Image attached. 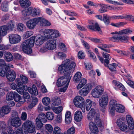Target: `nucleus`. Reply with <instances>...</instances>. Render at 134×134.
I'll list each match as a JSON object with an SVG mask.
<instances>
[{
	"mask_svg": "<svg viewBox=\"0 0 134 134\" xmlns=\"http://www.w3.org/2000/svg\"><path fill=\"white\" fill-rule=\"evenodd\" d=\"M76 66L75 62L69 59H66L62 62L58 68V71L64 75L58 79L57 84H69L72 77L71 73L74 70Z\"/></svg>",
	"mask_w": 134,
	"mask_h": 134,
	"instance_id": "nucleus-1",
	"label": "nucleus"
},
{
	"mask_svg": "<svg viewBox=\"0 0 134 134\" xmlns=\"http://www.w3.org/2000/svg\"><path fill=\"white\" fill-rule=\"evenodd\" d=\"M44 37L41 35H38L33 36L24 41L22 44L23 51L27 54H30L32 52L31 47L33 46L34 42L37 45H40L44 42Z\"/></svg>",
	"mask_w": 134,
	"mask_h": 134,
	"instance_id": "nucleus-2",
	"label": "nucleus"
},
{
	"mask_svg": "<svg viewBox=\"0 0 134 134\" xmlns=\"http://www.w3.org/2000/svg\"><path fill=\"white\" fill-rule=\"evenodd\" d=\"M132 32V30L130 29H123L119 31H115L112 32L111 34L114 35L113 37L110 38L112 41L114 42H125L128 41L129 37L126 35L120 36L124 34H131Z\"/></svg>",
	"mask_w": 134,
	"mask_h": 134,
	"instance_id": "nucleus-3",
	"label": "nucleus"
},
{
	"mask_svg": "<svg viewBox=\"0 0 134 134\" xmlns=\"http://www.w3.org/2000/svg\"><path fill=\"white\" fill-rule=\"evenodd\" d=\"M44 37L47 39H56L59 37L61 34L57 30L53 29H47L43 32Z\"/></svg>",
	"mask_w": 134,
	"mask_h": 134,
	"instance_id": "nucleus-4",
	"label": "nucleus"
},
{
	"mask_svg": "<svg viewBox=\"0 0 134 134\" xmlns=\"http://www.w3.org/2000/svg\"><path fill=\"white\" fill-rule=\"evenodd\" d=\"M99 114L96 113L94 110L92 108L87 115V118L89 120L94 121L98 126H102L103 123L99 118Z\"/></svg>",
	"mask_w": 134,
	"mask_h": 134,
	"instance_id": "nucleus-5",
	"label": "nucleus"
},
{
	"mask_svg": "<svg viewBox=\"0 0 134 134\" xmlns=\"http://www.w3.org/2000/svg\"><path fill=\"white\" fill-rule=\"evenodd\" d=\"M57 47V39H50L45 43V46L42 47L40 51L42 53H44L47 50H52L55 49Z\"/></svg>",
	"mask_w": 134,
	"mask_h": 134,
	"instance_id": "nucleus-6",
	"label": "nucleus"
},
{
	"mask_svg": "<svg viewBox=\"0 0 134 134\" xmlns=\"http://www.w3.org/2000/svg\"><path fill=\"white\" fill-rule=\"evenodd\" d=\"M22 128L24 134H27L28 133H32L35 130V126L32 122L27 120L25 121L22 124Z\"/></svg>",
	"mask_w": 134,
	"mask_h": 134,
	"instance_id": "nucleus-7",
	"label": "nucleus"
},
{
	"mask_svg": "<svg viewBox=\"0 0 134 134\" xmlns=\"http://www.w3.org/2000/svg\"><path fill=\"white\" fill-rule=\"evenodd\" d=\"M10 122L11 125L15 127H18L21 125V120L19 117L16 111H14L12 112Z\"/></svg>",
	"mask_w": 134,
	"mask_h": 134,
	"instance_id": "nucleus-8",
	"label": "nucleus"
},
{
	"mask_svg": "<svg viewBox=\"0 0 134 134\" xmlns=\"http://www.w3.org/2000/svg\"><path fill=\"white\" fill-rule=\"evenodd\" d=\"M83 86L84 87L80 91V92L81 96H84L88 94L92 88L93 86L92 84H78L77 88L79 90Z\"/></svg>",
	"mask_w": 134,
	"mask_h": 134,
	"instance_id": "nucleus-9",
	"label": "nucleus"
},
{
	"mask_svg": "<svg viewBox=\"0 0 134 134\" xmlns=\"http://www.w3.org/2000/svg\"><path fill=\"white\" fill-rule=\"evenodd\" d=\"M104 91V86L101 85H99L92 90L91 94L94 98H99L103 94Z\"/></svg>",
	"mask_w": 134,
	"mask_h": 134,
	"instance_id": "nucleus-10",
	"label": "nucleus"
},
{
	"mask_svg": "<svg viewBox=\"0 0 134 134\" xmlns=\"http://www.w3.org/2000/svg\"><path fill=\"white\" fill-rule=\"evenodd\" d=\"M11 88L13 90H16V91L20 94H22L24 90L26 91L27 86L25 84H11Z\"/></svg>",
	"mask_w": 134,
	"mask_h": 134,
	"instance_id": "nucleus-11",
	"label": "nucleus"
},
{
	"mask_svg": "<svg viewBox=\"0 0 134 134\" xmlns=\"http://www.w3.org/2000/svg\"><path fill=\"white\" fill-rule=\"evenodd\" d=\"M9 37L10 42L12 44L17 43L21 40L20 36L17 34H10Z\"/></svg>",
	"mask_w": 134,
	"mask_h": 134,
	"instance_id": "nucleus-12",
	"label": "nucleus"
},
{
	"mask_svg": "<svg viewBox=\"0 0 134 134\" xmlns=\"http://www.w3.org/2000/svg\"><path fill=\"white\" fill-rule=\"evenodd\" d=\"M108 95L106 93H104L99 99V102L100 105L105 109L108 104Z\"/></svg>",
	"mask_w": 134,
	"mask_h": 134,
	"instance_id": "nucleus-13",
	"label": "nucleus"
},
{
	"mask_svg": "<svg viewBox=\"0 0 134 134\" xmlns=\"http://www.w3.org/2000/svg\"><path fill=\"white\" fill-rule=\"evenodd\" d=\"M74 104L77 107L83 106L85 104L84 99L80 96L75 97L74 99Z\"/></svg>",
	"mask_w": 134,
	"mask_h": 134,
	"instance_id": "nucleus-14",
	"label": "nucleus"
},
{
	"mask_svg": "<svg viewBox=\"0 0 134 134\" xmlns=\"http://www.w3.org/2000/svg\"><path fill=\"white\" fill-rule=\"evenodd\" d=\"M38 23L37 17L31 19L26 23L27 27L30 29H34Z\"/></svg>",
	"mask_w": 134,
	"mask_h": 134,
	"instance_id": "nucleus-15",
	"label": "nucleus"
},
{
	"mask_svg": "<svg viewBox=\"0 0 134 134\" xmlns=\"http://www.w3.org/2000/svg\"><path fill=\"white\" fill-rule=\"evenodd\" d=\"M38 23H40L41 26L43 27H47L51 26V22L43 17H37Z\"/></svg>",
	"mask_w": 134,
	"mask_h": 134,
	"instance_id": "nucleus-16",
	"label": "nucleus"
},
{
	"mask_svg": "<svg viewBox=\"0 0 134 134\" xmlns=\"http://www.w3.org/2000/svg\"><path fill=\"white\" fill-rule=\"evenodd\" d=\"M90 25L87 26L88 28L93 31H96L98 32L100 34H102L101 29L97 23H96L94 26V23L93 21L90 22Z\"/></svg>",
	"mask_w": 134,
	"mask_h": 134,
	"instance_id": "nucleus-17",
	"label": "nucleus"
},
{
	"mask_svg": "<svg viewBox=\"0 0 134 134\" xmlns=\"http://www.w3.org/2000/svg\"><path fill=\"white\" fill-rule=\"evenodd\" d=\"M89 129L91 132L94 133H97L99 132L98 129L96 125L92 122L89 124Z\"/></svg>",
	"mask_w": 134,
	"mask_h": 134,
	"instance_id": "nucleus-18",
	"label": "nucleus"
},
{
	"mask_svg": "<svg viewBox=\"0 0 134 134\" xmlns=\"http://www.w3.org/2000/svg\"><path fill=\"white\" fill-rule=\"evenodd\" d=\"M72 117L71 112L69 111H66L65 114V122L67 124H69L71 122Z\"/></svg>",
	"mask_w": 134,
	"mask_h": 134,
	"instance_id": "nucleus-19",
	"label": "nucleus"
},
{
	"mask_svg": "<svg viewBox=\"0 0 134 134\" xmlns=\"http://www.w3.org/2000/svg\"><path fill=\"white\" fill-rule=\"evenodd\" d=\"M7 131L9 134H24V132L22 129L18 128L15 130V133L11 127L8 128Z\"/></svg>",
	"mask_w": 134,
	"mask_h": 134,
	"instance_id": "nucleus-20",
	"label": "nucleus"
},
{
	"mask_svg": "<svg viewBox=\"0 0 134 134\" xmlns=\"http://www.w3.org/2000/svg\"><path fill=\"white\" fill-rule=\"evenodd\" d=\"M117 104L116 100H112L110 102L109 111L111 115H113L114 114V109Z\"/></svg>",
	"mask_w": 134,
	"mask_h": 134,
	"instance_id": "nucleus-21",
	"label": "nucleus"
},
{
	"mask_svg": "<svg viewBox=\"0 0 134 134\" xmlns=\"http://www.w3.org/2000/svg\"><path fill=\"white\" fill-rule=\"evenodd\" d=\"M6 75L7 77L8 80L10 81H13L16 77V74L14 71H9Z\"/></svg>",
	"mask_w": 134,
	"mask_h": 134,
	"instance_id": "nucleus-22",
	"label": "nucleus"
},
{
	"mask_svg": "<svg viewBox=\"0 0 134 134\" xmlns=\"http://www.w3.org/2000/svg\"><path fill=\"white\" fill-rule=\"evenodd\" d=\"M27 89L29 92L32 95L37 96L38 95V92L37 90V88L36 86L34 85L32 88H31L27 86Z\"/></svg>",
	"mask_w": 134,
	"mask_h": 134,
	"instance_id": "nucleus-23",
	"label": "nucleus"
},
{
	"mask_svg": "<svg viewBox=\"0 0 134 134\" xmlns=\"http://www.w3.org/2000/svg\"><path fill=\"white\" fill-rule=\"evenodd\" d=\"M29 10L30 12V15L33 16L38 15L40 12V9L38 8L30 7L29 8Z\"/></svg>",
	"mask_w": 134,
	"mask_h": 134,
	"instance_id": "nucleus-24",
	"label": "nucleus"
},
{
	"mask_svg": "<svg viewBox=\"0 0 134 134\" xmlns=\"http://www.w3.org/2000/svg\"><path fill=\"white\" fill-rule=\"evenodd\" d=\"M19 3L21 6L23 8H28L31 4L29 0H20Z\"/></svg>",
	"mask_w": 134,
	"mask_h": 134,
	"instance_id": "nucleus-25",
	"label": "nucleus"
},
{
	"mask_svg": "<svg viewBox=\"0 0 134 134\" xmlns=\"http://www.w3.org/2000/svg\"><path fill=\"white\" fill-rule=\"evenodd\" d=\"M15 94L14 97V100L15 102H18V104H23L24 103L25 100V99L21 97L18 94Z\"/></svg>",
	"mask_w": 134,
	"mask_h": 134,
	"instance_id": "nucleus-26",
	"label": "nucleus"
},
{
	"mask_svg": "<svg viewBox=\"0 0 134 134\" xmlns=\"http://www.w3.org/2000/svg\"><path fill=\"white\" fill-rule=\"evenodd\" d=\"M75 120L77 122L81 121L83 118V116L81 111L77 110L75 113L74 115Z\"/></svg>",
	"mask_w": 134,
	"mask_h": 134,
	"instance_id": "nucleus-27",
	"label": "nucleus"
},
{
	"mask_svg": "<svg viewBox=\"0 0 134 134\" xmlns=\"http://www.w3.org/2000/svg\"><path fill=\"white\" fill-rule=\"evenodd\" d=\"M22 15L21 19L23 20H25L27 19V16L30 15V12L29 10V8L27 9H25L22 11Z\"/></svg>",
	"mask_w": 134,
	"mask_h": 134,
	"instance_id": "nucleus-28",
	"label": "nucleus"
},
{
	"mask_svg": "<svg viewBox=\"0 0 134 134\" xmlns=\"http://www.w3.org/2000/svg\"><path fill=\"white\" fill-rule=\"evenodd\" d=\"M38 101V99L36 97H32L31 103L28 106V108L29 109H32L37 104Z\"/></svg>",
	"mask_w": 134,
	"mask_h": 134,
	"instance_id": "nucleus-29",
	"label": "nucleus"
},
{
	"mask_svg": "<svg viewBox=\"0 0 134 134\" xmlns=\"http://www.w3.org/2000/svg\"><path fill=\"white\" fill-rule=\"evenodd\" d=\"M114 112L115 110L118 112L122 113L125 111V107L124 106L120 104H118L116 105L114 109Z\"/></svg>",
	"mask_w": 134,
	"mask_h": 134,
	"instance_id": "nucleus-30",
	"label": "nucleus"
},
{
	"mask_svg": "<svg viewBox=\"0 0 134 134\" xmlns=\"http://www.w3.org/2000/svg\"><path fill=\"white\" fill-rule=\"evenodd\" d=\"M6 25H3L0 27V36H4L7 34L8 31Z\"/></svg>",
	"mask_w": 134,
	"mask_h": 134,
	"instance_id": "nucleus-31",
	"label": "nucleus"
},
{
	"mask_svg": "<svg viewBox=\"0 0 134 134\" xmlns=\"http://www.w3.org/2000/svg\"><path fill=\"white\" fill-rule=\"evenodd\" d=\"M126 119L127 122L129 127L134 125V121L133 119L131 116L128 115L126 116Z\"/></svg>",
	"mask_w": 134,
	"mask_h": 134,
	"instance_id": "nucleus-32",
	"label": "nucleus"
},
{
	"mask_svg": "<svg viewBox=\"0 0 134 134\" xmlns=\"http://www.w3.org/2000/svg\"><path fill=\"white\" fill-rule=\"evenodd\" d=\"M1 109L4 116L9 113L11 110V108L9 106H3Z\"/></svg>",
	"mask_w": 134,
	"mask_h": 134,
	"instance_id": "nucleus-33",
	"label": "nucleus"
},
{
	"mask_svg": "<svg viewBox=\"0 0 134 134\" xmlns=\"http://www.w3.org/2000/svg\"><path fill=\"white\" fill-rule=\"evenodd\" d=\"M61 103L60 99L58 97H55L52 100V105L53 106H58Z\"/></svg>",
	"mask_w": 134,
	"mask_h": 134,
	"instance_id": "nucleus-34",
	"label": "nucleus"
},
{
	"mask_svg": "<svg viewBox=\"0 0 134 134\" xmlns=\"http://www.w3.org/2000/svg\"><path fill=\"white\" fill-rule=\"evenodd\" d=\"M110 16L106 14L103 15V20L104 24L106 25H109L110 23Z\"/></svg>",
	"mask_w": 134,
	"mask_h": 134,
	"instance_id": "nucleus-35",
	"label": "nucleus"
},
{
	"mask_svg": "<svg viewBox=\"0 0 134 134\" xmlns=\"http://www.w3.org/2000/svg\"><path fill=\"white\" fill-rule=\"evenodd\" d=\"M5 59L7 61L10 62L13 59L12 54L9 52H6L4 54Z\"/></svg>",
	"mask_w": 134,
	"mask_h": 134,
	"instance_id": "nucleus-36",
	"label": "nucleus"
},
{
	"mask_svg": "<svg viewBox=\"0 0 134 134\" xmlns=\"http://www.w3.org/2000/svg\"><path fill=\"white\" fill-rule=\"evenodd\" d=\"M82 74L79 72H77L75 75L74 78V81L75 83H78L81 78Z\"/></svg>",
	"mask_w": 134,
	"mask_h": 134,
	"instance_id": "nucleus-37",
	"label": "nucleus"
},
{
	"mask_svg": "<svg viewBox=\"0 0 134 134\" xmlns=\"http://www.w3.org/2000/svg\"><path fill=\"white\" fill-rule=\"evenodd\" d=\"M1 8L4 12H7L9 10V7L8 3L5 1L1 4Z\"/></svg>",
	"mask_w": 134,
	"mask_h": 134,
	"instance_id": "nucleus-38",
	"label": "nucleus"
},
{
	"mask_svg": "<svg viewBox=\"0 0 134 134\" xmlns=\"http://www.w3.org/2000/svg\"><path fill=\"white\" fill-rule=\"evenodd\" d=\"M7 67V68L2 67L0 68V75L2 77H4L7 74L8 72V70Z\"/></svg>",
	"mask_w": 134,
	"mask_h": 134,
	"instance_id": "nucleus-39",
	"label": "nucleus"
},
{
	"mask_svg": "<svg viewBox=\"0 0 134 134\" xmlns=\"http://www.w3.org/2000/svg\"><path fill=\"white\" fill-rule=\"evenodd\" d=\"M15 93L12 92H8L6 97V99L7 100L9 101L13 100L15 95Z\"/></svg>",
	"mask_w": 134,
	"mask_h": 134,
	"instance_id": "nucleus-40",
	"label": "nucleus"
},
{
	"mask_svg": "<svg viewBox=\"0 0 134 134\" xmlns=\"http://www.w3.org/2000/svg\"><path fill=\"white\" fill-rule=\"evenodd\" d=\"M6 26L8 30H12L15 27L14 23L12 21L9 22Z\"/></svg>",
	"mask_w": 134,
	"mask_h": 134,
	"instance_id": "nucleus-41",
	"label": "nucleus"
},
{
	"mask_svg": "<svg viewBox=\"0 0 134 134\" xmlns=\"http://www.w3.org/2000/svg\"><path fill=\"white\" fill-rule=\"evenodd\" d=\"M93 104L91 100L87 99L86 102V109L87 111L89 110Z\"/></svg>",
	"mask_w": 134,
	"mask_h": 134,
	"instance_id": "nucleus-42",
	"label": "nucleus"
},
{
	"mask_svg": "<svg viewBox=\"0 0 134 134\" xmlns=\"http://www.w3.org/2000/svg\"><path fill=\"white\" fill-rule=\"evenodd\" d=\"M38 119L40 121L43 122H46L47 121L46 115L44 113H42L38 115Z\"/></svg>",
	"mask_w": 134,
	"mask_h": 134,
	"instance_id": "nucleus-43",
	"label": "nucleus"
},
{
	"mask_svg": "<svg viewBox=\"0 0 134 134\" xmlns=\"http://www.w3.org/2000/svg\"><path fill=\"white\" fill-rule=\"evenodd\" d=\"M53 111L55 113L58 114L61 112L63 109V108L62 106H59L56 107H52Z\"/></svg>",
	"mask_w": 134,
	"mask_h": 134,
	"instance_id": "nucleus-44",
	"label": "nucleus"
},
{
	"mask_svg": "<svg viewBox=\"0 0 134 134\" xmlns=\"http://www.w3.org/2000/svg\"><path fill=\"white\" fill-rule=\"evenodd\" d=\"M39 120L38 118H36V126L38 129H40L42 127L43 124Z\"/></svg>",
	"mask_w": 134,
	"mask_h": 134,
	"instance_id": "nucleus-45",
	"label": "nucleus"
},
{
	"mask_svg": "<svg viewBox=\"0 0 134 134\" xmlns=\"http://www.w3.org/2000/svg\"><path fill=\"white\" fill-rule=\"evenodd\" d=\"M114 88L117 90L119 89L122 91H124L125 90V88L123 84H115Z\"/></svg>",
	"mask_w": 134,
	"mask_h": 134,
	"instance_id": "nucleus-46",
	"label": "nucleus"
},
{
	"mask_svg": "<svg viewBox=\"0 0 134 134\" xmlns=\"http://www.w3.org/2000/svg\"><path fill=\"white\" fill-rule=\"evenodd\" d=\"M46 117L47 119L49 120H52L54 118V114L52 112H48L46 114Z\"/></svg>",
	"mask_w": 134,
	"mask_h": 134,
	"instance_id": "nucleus-47",
	"label": "nucleus"
},
{
	"mask_svg": "<svg viewBox=\"0 0 134 134\" xmlns=\"http://www.w3.org/2000/svg\"><path fill=\"white\" fill-rule=\"evenodd\" d=\"M18 30L20 32H23L25 30L26 27L23 24L21 23H19L17 25Z\"/></svg>",
	"mask_w": 134,
	"mask_h": 134,
	"instance_id": "nucleus-48",
	"label": "nucleus"
},
{
	"mask_svg": "<svg viewBox=\"0 0 134 134\" xmlns=\"http://www.w3.org/2000/svg\"><path fill=\"white\" fill-rule=\"evenodd\" d=\"M63 12L66 15L69 16H75L77 15V14L73 11L64 10Z\"/></svg>",
	"mask_w": 134,
	"mask_h": 134,
	"instance_id": "nucleus-49",
	"label": "nucleus"
},
{
	"mask_svg": "<svg viewBox=\"0 0 134 134\" xmlns=\"http://www.w3.org/2000/svg\"><path fill=\"white\" fill-rule=\"evenodd\" d=\"M42 103L44 105L47 106L49 105L50 103V98L47 97H44L42 99Z\"/></svg>",
	"mask_w": 134,
	"mask_h": 134,
	"instance_id": "nucleus-50",
	"label": "nucleus"
},
{
	"mask_svg": "<svg viewBox=\"0 0 134 134\" xmlns=\"http://www.w3.org/2000/svg\"><path fill=\"white\" fill-rule=\"evenodd\" d=\"M119 127L121 130L125 132H127L129 131L128 127L125 124L120 126Z\"/></svg>",
	"mask_w": 134,
	"mask_h": 134,
	"instance_id": "nucleus-51",
	"label": "nucleus"
},
{
	"mask_svg": "<svg viewBox=\"0 0 134 134\" xmlns=\"http://www.w3.org/2000/svg\"><path fill=\"white\" fill-rule=\"evenodd\" d=\"M61 129L59 127L55 126L54 128L53 134H64V133L63 134L61 132Z\"/></svg>",
	"mask_w": 134,
	"mask_h": 134,
	"instance_id": "nucleus-52",
	"label": "nucleus"
},
{
	"mask_svg": "<svg viewBox=\"0 0 134 134\" xmlns=\"http://www.w3.org/2000/svg\"><path fill=\"white\" fill-rule=\"evenodd\" d=\"M55 53L57 57L60 59H63L66 57V54L63 52H56Z\"/></svg>",
	"mask_w": 134,
	"mask_h": 134,
	"instance_id": "nucleus-53",
	"label": "nucleus"
},
{
	"mask_svg": "<svg viewBox=\"0 0 134 134\" xmlns=\"http://www.w3.org/2000/svg\"><path fill=\"white\" fill-rule=\"evenodd\" d=\"M117 67V65L115 63H113L112 64H109L108 67L109 69L112 71H116V68Z\"/></svg>",
	"mask_w": 134,
	"mask_h": 134,
	"instance_id": "nucleus-54",
	"label": "nucleus"
},
{
	"mask_svg": "<svg viewBox=\"0 0 134 134\" xmlns=\"http://www.w3.org/2000/svg\"><path fill=\"white\" fill-rule=\"evenodd\" d=\"M68 84H63L59 88V91L61 92H65L67 90Z\"/></svg>",
	"mask_w": 134,
	"mask_h": 134,
	"instance_id": "nucleus-55",
	"label": "nucleus"
},
{
	"mask_svg": "<svg viewBox=\"0 0 134 134\" xmlns=\"http://www.w3.org/2000/svg\"><path fill=\"white\" fill-rule=\"evenodd\" d=\"M75 132V129L72 127L69 129L66 132H64V134H74Z\"/></svg>",
	"mask_w": 134,
	"mask_h": 134,
	"instance_id": "nucleus-56",
	"label": "nucleus"
},
{
	"mask_svg": "<svg viewBox=\"0 0 134 134\" xmlns=\"http://www.w3.org/2000/svg\"><path fill=\"white\" fill-rule=\"evenodd\" d=\"M20 78L23 84H26L28 83L29 80L27 77L23 75H21Z\"/></svg>",
	"mask_w": 134,
	"mask_h": 134,
	"instance_id": "nucleus-57",
	"label": "nucleus"
},
{
	"mask_svg": "<svg viewBox=\"0 0 134 134\" xmlns=\"http://www.w3.org/2000/svg\"><path fill=\"white\" fill-rule=\"evenodd\" d=\"M125 120L124 118H120L118 119L117 121V124L119 127L125 124Z\"/></svg>",
	"mask_w": 134,
	"mask_h": 134,
	"instance_id": "nucleus-58",
	"label": "nucleus"
},
{
	"mask_svg": "<svg viewBox=\"0 0 134 134\" xmlns=\"http://www.w3.org/2000/svg\"><path fill=\"white\" fill-rule=\"evenodd\" d=\"M45 127L46 130L49 132H52L53 130V128L52 126L50 124H46Z\"/></svg>",
	"mask_w": 134,
	"mask_h": 134,
	"instance_id": "nucleus-59",
	"label": "nucleus"
},
{
	"mask_svg": "<svg viewBox=\"0 0 134 134\" xmlns=\"http://www.w3.org/2000/svg\"><path fill=\"white\" fill-rule=\"evenodd\" d=\"M107 2L112 4H117L119 5H123V4L122 3H119L115 1H112L111 0H104Z\"/></svg>",
	"mask_w": 134,
	"mask_h": 134,
	"instance_id": "nucleus-60",
	"label": "nucleus"
},
{
	"mask_svg": "<svg viewBox=\"0 0 134 134\" xmlns=\"http://www.w3.org/2000/svg\"><path fill=\"white\" fill-rule=\"evenodd\" d=\"M125 24V23L123 22H121L120 23H112L111 24V25L117 27H119L121 26H123Z\"/></svg>",
	"mask_w": 134,
	"mask_h": 134,
	"instance_id": "nucleus-61",
	"label": "nucleus"
},
{
	"mask_svg": "<svg viewBox=\"0 0 134 134\" xmlns=\"http://www.w3.org/2000/svg\"><path fill=\"white\" fill-rule=\"evenodd\" d=\"M33 33V32L31 31L26 32L23 35V37L25 38H27L32 35Z\"/></svg>",
	"mask_w": 134,
	"mask_h": 134,
	"instance_id": "nucleus-62",
	"label": "nucleus"
},
{
	"mask_svg": "<svg viewBox=\"0 0 134 134\" xmlns=\"http://www.w3.org/2000/svg\"><path fill=\"white\" fill-rule=\"evenodd\" d=\"M94 52L97 54V57L98 58L99 60L102 63H104L103 59L102 57H100L99 55V53L98 52V49L97 48H95L94 51Z\"/></svg>",
	"mask_w": 134,
	"mask_h": 134,
	"instance_id": "nucleus-63",
	"label": "nucleus"
},
{
	"mask_svg": "<svg viewBox=\"0 0 134 134\" xmlns=\"http://www.w3.org/2000/svg\"><path fill=\"white\" fill-rule=\"evenodd\" d=\"M59 47L63 51L66 52L67 51V48L65 44L63 43H61L59 44Z\"/></svg>",
	"mask_w": 134,
	"mask_h": 134,
	"instance_id": "nucleus-64",
	"label": "nucleus"
}]
</instances>
